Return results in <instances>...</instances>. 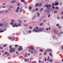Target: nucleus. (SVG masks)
<instances>
[{
  "mask_svg": "<svg viewBox=\"0 0 63 63\" xmlns=\"http://www.w3.org/2000/svg\"><path fill=\"white\" fill-rule=\"evenodd\" d=\"M34 31L36 32H39V31H44L45 30V29L43 28H39L38 30H37L36 29H33Z\"/></svg>",
  "mask_w": 63,
  "mask_h": 63,
  "instance_id": "f257e3e1",
  "label": "nucleus"
},
{
  "mask_svg": "<svg viewBox=\"0 0 63 63\" xmlns=\"http://www.w3.org/2000/svg\"><path fill=\"white\" fill-rule=\"evenodd\" d=\"M9 51L10 53L12 52L13 51V52H15V48H13L12 47L10 48Z\"/></svg>",
  "mask_w": 63,
  "mask_h": 63,
  "instance_id": "f03ea898",
  "label": "nucleus"
},
{
  "mask_svg": "<svg viewBox=\"0 0 63 63\" xmlns=\"http://www.w3.org/2000/svg\"><path fill=\"white\" fill-rule=\"evenodd\" d=\"M46 6L48 9H50V7H51V5L50 4L46 5Z\"/></svg>",
  "mask_w": 63,
  "mask_h": 63,
  "instance_id": "7ed1b4c3",
  "label": "nucleus"
},
{
  "mask_svg": "<svg viewBox=\"0 0 63 63\" xmlns=\"http://www.w3.org/2000/svg\"><path fill=\"white\" fill-rule=\"evenodd\" d=\"M53 31L56 34H57V33H58V31H57V30L56 29H54L53 30Z\"/></svg>",
  "mask_w": 63,
  "mask_h": 63,
  "instance_id": "20e7f679",
  "label": "nucleus"
},
{
  "mask_svg": "<svg viewBox=\"0 0 63 63\" xmlns=\"http://www.w3.org/2000/svg\"><path fill=\"white\" fill-rule=\"evenodd\" d=\"M21 1L22 2H23L25 4H26L27 5V2H26V1L24 0H21Z\"/></svg>",
  "mask_w": 63,
  "mask_h": 63,
  "instance_id": "39448f33",
  "label": "nucleus"
},
{
  "mask_svg": "<svg viewBox=\"0 0 63 63\" xmlns=\"http://www.w3.org/2000/svg\"><path fill=\"white\" fill-rule=\"evenodd\" d=\"M30 49L31 50H34V48L33 47V46H32L30 48Z\"/></svg>",
  "mask_w": 63,
  "mask_h": 63,
  "instance_id": "423d86ee",
  "label": "nucleus"
},
{
  "mask_svg": "<svg viewBox=\"0 0 63 63\" xmlns=\"http://www.w3.org/2000/svg\"><path fill=\"white\" fill-rule=\"evenodd\" d=\"M42 5V3L41 2H40L39 4H38V6L39 7H41V6Z\"/></svg>",
  "mask_w": 63,
  "mask_h": 63,
  "instance_id": "0eeeda50",
  "label": "nucleus"
},
{
  "mask_svg": "<svg viewBox=\"0 0 63 63\" xmlns=\"http://www.w3.org/2000/svg\"><path fill=\"white\" fill-rule=\"evenodd\" d=\"M16 1L15 0H13L11 2V3H16Z\"/></svg>",
  "mask_w": 63,
  "mask_h": 63,
  "instance_id": "6e6552de",
  "label": "nucleus"
},
{
  "mask_svg": "<svg viewBox=\"0 0 63 63\" xmlns=\"http://www.w3.org/2000/svg\"><path fill=\"white\" fill-rule=\"evenodd\" d=\"M37 15L38 16V17H39V16H40V14L38 13V12H37Z\"/></svg>",
  "mask_w": 63,
  "mask_h": 63,
  "instance_id": "1a4fd4ad",
  "label": "nucleus"
},
{
  "mask_svg": "<svg viewBox=\"0 0 63 63\" xmlns=\"http://www.w3.org/2000/svg\"><path fill=\"white\" fill-rule=\"evenodd\" d=\"M55 5L56 6H57V5H59V3L58 2H56L55 3Z\"/></svg>",
  "mask_w": 63,
  "mask_h": 63,
  "instance_id": "9d476101",
  "label": "nucleus"
},
{
  "mask_svg": "<svg viewBox=\"0 0 63 63\" xmlns=\"http://www.w3.org/2000/svg\"><path fill=\"white\" fill-rule=\"evenodd\" d=\"M17 25L18 26H21V24H19V23H18L17 24Z\"/></svg>",
  "mask_w": 63,
  "mask_h": 63,
  "instance_id": "9b49d317",
  "label": "nucleus"
},
{
  "mask_svg": "<svg viewBox=\"0 0 63 63\" xmlns=\"http://www.w3.org/2000/svg\"><path fill=\"white\" fill-rule=\"evenodd\" d=\"M17 27V25H16L15 26V25H14L13 26H12V27Z\"/></svg>",
  "mask_w": 63,
  "mask_h": 63,
  "instance_id": "f8f14e48",
  "label": "nucleus"
},
{
  "mask_svg": "<svg viewBox=\"0 0 63 63\" xmlns=\"http://www.w3.org/2000/svg\"><path fill=\"white\" fill-rule=\"evenodd\" d=\"M22 48L21 47L20 48H18V50H22Z\"/></svg>",
  "mask_w": 63,
  "mask_h": 63,
  "instance_id": "ddd939ff",
  "label": "nucleus"
},
{
  "mask_svg": "<svg viewBox=\"0 0 63 63\" xmlns=\"http://www.w3.org/2000/svg\"><path fill=\"white\" fill-rule=\"evenodd\" d=\"M5 13H9V11H8L7 10H5Z\"/></svg>",
  "mask_w": 63,
  "mask_h": 63,
  "instance_id": "4468645a",
  "label": "nucleus"
},
{
  "mask_svg": "<svg viewBox=\"0 0 63 63\" xmlns=\"http://www.w3.org/2000/svg\"><path fill=\"white\" fill-rule=\"evenodd\" d=\"M1 13H4V10H2L1 11Z\"/></svg>",
  "mask_w": 63,
  "mask_h": 63,
  "instance_id": "2eb2a0df",
  "label": "nucleus"
},
{
  "mask_svg": "<svg viewBox=\"0 0 63 63\" xmlns=\"http://www.w3.org/2000/svg\"><path fill=\"white\" fill-rule=\"evenodd\" d=\"M4 31V30L1 31V29H0V33H1V32H3Z\"/></svg>",
  "mask_w": 63,
  "mask_h": 63,
  "instance_id": "dca6fc26",
  "label": "nucleus"
},
{
  "mask_svg": "<svg viewBox=\"0 0 63 63\" xmlns=\"http://www.w3.org/2000/svg\"><path fill=\"white\" fill-rule=\"evenodd\" d=\"M44 10V9L43 8H41V9L40 10V12H42V10Z\"/></svg>",
  "mask_w": 63,
  "mask_h": 63,
  "instance_id": "f3484780",
  "label": "nucleus"
},
{
  "mask_svg": "<svg viewBox=\"0 0 63 63\" xmlns=\"http://www.w3.org/2000/svg\"><path fill=\"white\" fill-rule=\"evenodd\" d=\"M25 57H26L27 56V54H25L24 55Z\"/></svg>",
  "mask_w": 63,
  "mask_h": 63,
  "instance_id": "a211bd4d",
  "label": "nucleus"
},
{
  "mask_svg": "<svg viewBox=\"0 0 63 63\" xmlns=\"http://www.w3.org/2000/svg\"><path fill=\"white\" fill-rule=\"evenodd\" d=\"M3 24H0V26H3Z\"/></svg>",
  "mask_w": 63,
  "mask_h": 63,
  "instance_id": "6ab92c4d",
  "label": "nucleus"
},
{
  "mask_svg": "<svg viewBox=\"0 0 63 63\" xmlns=\"http://www.w3.org/2000/svg\"><path fill=\"white\" fill-rule=\"evenodd\" d=\"M11 21H12V22H15V20H11Z\"/></svg>",
  "mask_w": 63,
  "mask_h": 63,
  "instance_id": "aec40b11",
  "label": "nucleus"
},
{
  "mask_svg": "<svg viewBox=\"0 0 63 63\" xmlns=\"http://www.w3.org/2000/svg\"><path fill=\"white\" fill-rule=\"evenodd\" d=\"M58 36L59 37V36H60V33H58Z\"/></svg>",
  "mask_w": 63,
  "mask_h": 63,
  "instance_id": "412c9836",
  "label": "nucleus"
},
{
  "mask_svg": "<svg viewBox=\"0 0 63 63\" xmlns=\"http://www.w3.org/2000/svg\"><path fill=\"white\" fill-rule=\"evenodd\" d=\"M56 26H59V24H56Z\"/></svg>",
  "mask_w": 63,
  "mask_h": 63,
  "instance_id": "4be33fe9",
  "label": "nucleus"
},
{
  "mask_svg": "<svg viewBox=\"0 0 63 63\" xmlns=\"http://www.w3.org/2000/svg\"><path fill=\"white\" fill-rule=\"evenodd\" d=\"M49 51H50V52H51V51H52V50L51 49H49Z\"/></svg>",
  "mask_w": 63,
  "mask_h": 63,
  "instance_id": "5701e85b",
  "label": "nucleus"
},
{
  "mask_svg": "<svg viewBox=\"0 0 63 63\" xmlns=\"http://www.w3.org/2000/svg\"><path fill=\"white\" fill-rule=\"evenodd\" d=\"M8 10L9 11H11V9L9 8L8 9Z\"/></svg>",
  "mask_w": 63,
  "mask_h": 63,
  "instance_id": "b1692460",
  "label": "nucleus"
},
{
  "mask_svg": "<svg viewBox=\"0 0 63 63\" xmlns=\"http://www.w3.org/2000/svg\"><path fill=\"white\" fill-rule=\"evenodd\" d=\"M56 9H57V10H58V9H59V8H58V7H56Z\"/></svg>",
  "mask_w": 63,
  "mask_h": 63,
  "instance_id": "393cba45",
  "label": "nucleus"
},
{
  "mask_svg": "<svg viewBox=\"0 0 63 63\" xmlns=\"http://www.w3.org/2000/svg\"><path fill=\"white\" fill-rule=\"evenodd\" d=\"M18 21L19 22H20V23H21V21L20 20H18Z\"/></svg>",
  "mask_w": 63,
  "mask_h": 63,
  "instance_id": "a878e982",
  "label": "nucleus"
},
{
  "mask_svg": "<svg viewBox=\"0 0 63 63\" xmlns=\"http://www.w3.org/2000/svg\"><path fill=\"white\" fill-rule=\"evenodd\" d=\"M35 11V9H33V10L32 11V12L33 13V12H34Z\"/></svg>",
  "mask_w": 63,
  "mask_h": 63,
  "instance_id": "bb28decb",
  "label": "nucleus"
},
{
  "mask_svg": "<svg viewBox=\"0 0 63 63\" xmlns=\"http://www.w3.org/2000/svg\"><path fill=\"white\" fill-rule=\"evenodd\" d=\"M32 9V7H31V6H30L29 7V9L30 10V9Z\"/></svg>",
  "mask_w": 63,
  "mask_h": 63,
  "instance_id": "cd10ccee",
  "label": "nucleus"
},
{
  "mask_svg": "<svg viewBox=\"0 0 63 63\" xmlns=\"http://www.w3.org/2000/svg\"><path fill=\"white\" fill-rule=\"evenodd\" d=\"M62 5V2H61L60 4V6H61Z\"/></svg>",
  "mask_w": 63,
  "mask_h": 63,
  "instance_id": "c85d7f7f",
  "label": "nucleus"
},
{
  "mask_svg": "<svg viewBox=\"0 0 63 63\" xmlns=\"http://www.w3.org/2000/svg\"><path fill=\"white\" fill-rule=\"evenodd\" d=\"M39 6V4L37 3L35 5V6Z\"/></svg>",
  "mask_w": 63,
  "mask_h": 63,
  "instance_id": "c756f323",
  "label": "nucleus"
},
{
  "mask_svg": "<svg viewBox=\"0 0 63 63\" xmlns=\"http://www.w3.org/2000/svg\"><path fill=\"white\" fill-rule=\"evenodd\" d=\"M24 25L26 26H28V25L27 24H24Z\"/></svg>",
  "mask_w": 63,
  "mask_h": 63,
  "instance_id": "7c9ffc66",
  "label": "nucleus"
},
{
  "mask_svg": "<svg viewBox=\"0 0 63 63\" xmlns=\"http://www.w3.org/2000/svg\"><path fill=\"white\" fill-rule=\"evenodd\" d=\"M46 51H49V49H46Z\"/></svg>",
  "mask_w": 63,
  "mask_h": 63,
  "instance_id": "2f4dec72",
  "label": "nucleus"
},
{
  "mask_svg": "<svg viewBox=\"0 0 63 63\" xmlns=\"http://www.w3.org/2000/svg\"><path fill=\"white\" fill-rule=\"evenodd\" d=\"M53 38L54 39H55V36H53Z\"/></svg>",
  "mask_w": 63,
  "mask_h": 63,
  "instance_id": "473e14b6",
  "label": "nucleus"
},
{
  "mask_svg": "<svg viewBox=\"0 0 63 63\" xmlns=\"http://www.w3.org/2000/svg\"><path fill=\"white\" fill-rule=\"evenodd\" d=\"M22 11V9H20V12H21Z\"/></svg>",
  "mask_w": 63,
  "mask_h": 63,
  "instance_id": "72a5a7b5",
  "label": "nucleus"
},
{
  "mask_svg": "<svg viewBox=\"0 0 63 63\" xmlns=\"http://www.w3.org/2000/svg\"><path fill=\"white\" fill-rule=\"evenodd\" d=\"M11 25H13V24H14V23H13L12 22H11Z\"/></svg>",
  "mask_w": 63,
  "mask_h": 63,
  "instance_id": "f704fd0d",
  "label": "nucleus"
},
{
  "mask_svg": "<svg viewBox=\"0 0 63 63\" xmlns=\"http://www.w3.org/2000/svg\"><path fill=\"white\" fill-rule=\"evenodd\" d=\"M61 15H63V11L61 13Z\"/></svg>",
  "mask_w": 63,
  "mask_h": 63,
  "instance_id": "c9c22d12",
  "label": "nucleus"
},
{
  "mask_svg": "<svg viewBox=\"0 0 63 63\" xmlns=\"http://www.w3.org/2000/svg\"><path fill=\"white\" fill-rule=\"evenodd\" d=\"M19 7H18L17 8V10H19Z\"/></svg>",
  "mask_w": 63,
  "mask_h": 63,
  "instance_id": "e433bc0d",
  "label": "nucleus"
},
{
  "mask_svg": "<svg viewBox=\"0 0 63 63\" xmlns=\"http://www.w3.org/2000/svg\"><path fill=\"white\" fill-rule=\"evenodd\" d=\"M5 26H6V25H8V23H6L5 24Z\"/></svg>",
  "mask_w": 63,
  "mask_h": 63,
  "instance_id": "4c0bfd02",
  "label": "nucleus"
},
{
  "mask_svg": "<svg viewBox=\"0 0 63 63\" xmlns=\"http://www.w3.org/2000/svg\"><path fill=\"white\" fill-rule=\"evenodd\" d=\"M40 51H43V50L42 49H40Z\"/></svg>",
  "mask_w": 63,
  "mask_h": 63,
  "instance_id": "58836bf2",
  "label": "nucleus"
},
{
  "mask_svg": "<svg viewBox=\"0 0 63 63\" xmlns=\"http://www.w3.org/2000/svg\"><path fill=\"white\" fill-rule=\"evenodd\" d=\"M38 8H36V11H38Z\"/></svg>",
  "mask_w": 63,
  "mask_h": 63,
  "instance_id": "ea45409f",
  "label": "nucleus"
},
{
  "mask_svg": "<svg viewBox=\"0 0 63 63\" xmlns=\"http://www.w3.org/2000/svg\"><path fill=\"white\" fill-rule=\"evenodd\" d=\"M36 29H37V30H38V29H39V28H38V27H36Z\"/></svg>",
  "mask_w": 63,
  "mask_h": 63,
  "instance_id": "a19ab883",
  "label": "nucleus"
},
{
  "mask_svg": "<svg viewBox=\"0 0 63 63\" xmlns=\"http://www.w3.org/2000/svg\"><path fill=\"white\" fill-rule=\"evenodd\" d=\"M8 53V52H6L4 53V54H6Z\"/></svg>",
  "mask_w": 63,
  "mask_h": 63,
  "instance_id": "79ce46f5",
  "label": "nucleus"
},
{
  "mask_svg": "<svg viewBox=\"0 0 63 63\" xmlns=\"http://www.w3.org/2000/svg\"><path fill=\"white\" fill-rule=\"evenodd\" d=\"M61 48H62V49L63 50V46L61 47Z\"/></svg>",
  "mask_w": 63,
  "mask_h": 63,
  "instance_id": "37998d69",
  "label": "nucleus"
},
{
  "mask_svg": "<svg viewBox=\"0 0 63 63\" xmlns=\"http://www.w3.org/2000/svg\"><path fill=\"white\" fill-rule=\"evenodd\" d=\"M31 53H33V51H31Z\"/></svg>",
  "mask_w": 63,
  "mask_h": 63,
  "instance_id": "c03bdc74",
  "label": "nucleus"
},
{
  "mask_svg": "<svg viewBox=\"0 0 63 63\" xmlns=\"http://www.w3.org/2000/svg\"><path fill=\"white\" fill-rule=\"evenodd\" d=\"M0 48L1 49H3V48H2V47H0Z\"/></svg>",
  "mask_w": 63,
  "mask_h": 63,
  "instance_id": "a18cd8bd",
  "label": "nucleus"
},
{
  "mask_svg": "<svg viewBox=\"0 0 63 63\" xmlns=\"http://www.w3.org/2000/svg\"><path fill=\"white\" fill-rule=\"evenodd\" d=\"M49 54L50 55V56H52V54H51V53H49Z\"/></svg>",
  "mask_w": 63,
  "mask_h": 63,
  "instance_id": "49530a36",
  "label": "nucleus"
},
{
  "mask_svg": "<svg viewBox=\"0 0 63 63\" xmlns=\"http://www.w3.org/2000/svg\"><path fill=\"white\" fill-rule=\"evenodd\" d=\"M48 57H49L48 58V59H47V61H48V60H49V56H48Z\"/></svg>",
  "mask_w": 63,
  "mask_h": 63,
  "instance_id": "de8ad7c7",
  "label": "nucleus"
},
{
  "mask_svg": "<svg viewBox=\"0 0 63 63\" xmlns=\"http://www.w3.org/2000/svg\"><path fill=\"white\" fill-rule=\"evenodd\" d=\"M54 4H55L54 3H52V6H54Z\"/></svg>",
  "mask_w": 63,
  "mask_h": 63,
  "instance_id": "09e8293b",
  "label": "nucleus"
},
{
  "mask_svg": "<svg viewBox=\"0 0 63 63\" xmlns=\"http://www.w3.org/2000/svg\"><path fill=\"white\" fill-rule=\"evenodd\" d=\"M15 11H16V12H18L19 11H18V10H15Z\"/></svg>",
  "mask_w": 63,
  "mask_h": 63,
  "instance_id": "8fccbe9b",
  "label": "nucleus"
},
{
  "mask_svg": "<svg viewBox=\"0 0 63 63\" xmlns=\"http://www.w3.org/2000/svg\"><path fill=\"white\" fill-rule=\"evenodd\" d=\"M62 34H63V32H62V31H61L60 32Z\"/></svg>",
  "mask_w": 63,
  "mask_h": 63,
  "instance_id": "3c124183",
  "label": "nucleus"
},
{
  "mask_svg": "<svg viewBox=\"0 0 63 63\" xmlns=\"http://www.w3.org/2000/svg\"><path fill=\"white\" fill-rule=\"evenodd\" d=\"M18 45H16L15 46V47H18Z\"/></svg>",
  "mask_w": 63,
  "mask_h": 63,
  "instance_id": "603ef678",
  "label": "nucleus"
},
{
  "mask_svg": "<svg viewBox=\"0 0 63 63\" xmlns=\"http://www.w3.org/2000/svg\"><path fill=\"white\" fill-rule=\"evenodd\" d=\"M25 62H26L27 61V60L26 59H25L24 60Z\"/></svg>",
  "mask_w": 63,
  "mask_h": 63,
  "instance_id": "864d4df0",
  "label": "nucleus"
},
{
  "mask_svg": "<svg viewBox=\"0 0 63 63\" xmlns=\"http://www.w3.org/2000/svg\"><path fill=\"white\" fill-rule=\"evenodd\" d=\"M43 24H44L43 23H41L40 24V26H41V25H43Z\"/></svg>",
  "mask_w": 63,
  "mask_h": 63,
  "instance_id": "5fc2aeb1",
  "label": "nucleus"
},
{
  "mask_svg": "<svg viewBox=\"0 0 63 63\" xmlns=\"http://www.w3.org/2000/svg\"><path fill=\"white\" fill-rule=\"evenodd\" d=\"M54 13H57V11H54Z\"/></svg>",
  "mask_w": 63,
  "mask_h": 63,
  "instance_id": "6e6d98bb",
  "label": "nucleus"
},
{
  "mask_svg": "<svg viewBox=\"0 0 63 63\" xmlns=\"http://www.w3.org/2000/svg\"><path fill=\"white\" fill-rule=\"evenodd\" d=\"M50 60V62H52V60Z\"/></svg>",
  "mask_w": 63,
  "mask_h": 63,
  "instance_id": "4d7b16f0",
  "label": "nucleus"
},
{
  "mask_svg": "<svg viewBox=\"0 0 63 63\" xmlns=\"http://www.w3.org/2000/svg\"><path fill=\"white\" fill-rule=\"evenodd\" d=\"M44 55H46L47 54V53H44Z\"/></svg>",
  "mask_w": 63,
  "mask_h": 63,
  "instance_id": "13d9d810",
  "label": "nucleus"
},
{
  "mask_svg": "<svg viewBox=\"0 0 63 63\" xmlns=\"http://www.w3.org/2000/svg\"><path fill=\"white\" fill-rule=\"evenodd\" d=\"M50 15H48V17H50Z\"/></svg>",
  "mask_w": 63,
  "mask_h": 63,
  "instance_id": "bf43d9fd",
  "label": "nucleus"
},
{
  "mask_svg": "<svg viewBox=\"0 0 63 63\" xmlns=\"http://www.w3.org/2000/svg\"><path fill=\"white\" fill-rule=\"evenodd\" d=\"M30 29H32V27L31 26L29 27Z\"/></svg>",
  "mask_w": 63,
  "mask_h": 63,
  "instance_id": "052dcab7",
  "label": "nucleus"
},
{
  "mask_svg": "<svg viewBox=\"0 0 63 63\" xmlns=\"http://www.w3.org/2000/svg\"><path fill=\"white\" fill-rule=\"evenodd\" d=\"M52 8L53 9H54V6H52Z\"/></svg>",
  "mask_w": 63,
  "mask_h": 63,
  "instance_id": "680f3d73",
  "label": "nucleus"
},
{
  "mask_svg": "<svg viewBox=\"0 0 63 63\" xmlns=\"http://www.w3.org/2000/svg\"><path fill=\"white\" fill-rule=\"evenodd\" d=\"M59 28H60V29H61V27H60V26H59Z\"/></svg>",
  "mask_w": 63,
  "mask_h": 63,
  "instance_id": "e2e57ef3",
  "label": "nucleus"
},
{
  "mask_svg": "<svg viewBox=\"0 0 63 63\" xmlns=\"http://www.w3.org/2000/svg\"><path fill=\"white\" fill-rule=\"evenodd\" d=\"M38 62L39 63H40V62H41V61L40 60H39Z\"/></svg>",
  "mask_w": 63,
  "mask_h": 63,
  "instance_id": "0e129e2a",
  "label": "nucleus"
},
{
  "mask_svg": "<svg viewBox=\"0 0 63 63\" xmlns=\"http://www.w3.org/2000/svg\"><path fill=\"white\" fill-rule=\"evenodd\" d=\"M46 30H48V29L47 28H46Z\"/></svg>",
  "mask_w": 63,
  "mask_h": 63,
  "instance_id": "69168bd1",
  "label": "nucleus"
},
{
  "mask_svg": "<svg viewBox=\"0 0 63 63\" xmlns=\"http://www.w3.org/2000/svg\"><path fill=\"white\" fill-rule=\"evenodd\" d=\"M45 61H47V59L45 58Z\"/></svg>",
  "mask_w": 63,
  "mask_h": 63,
  "instance_id": "338daca9",
  "label": "nucleus"
},
{
  "mask_svg": "<svg viewBox=\"0 0 63 63\" xmlns=\"http://www.w3.org/2000/svg\"><path fill=\"white\" fill-rule=\"evenodd\" d=\"M46 21H47V20H43V21H44V22H46Z\"/></svg>",
  "mask_w": 63,
  "mask_h": 63,
  "instance_id": "774afa93",
  "label": "nucleus"
}]
</instances>
